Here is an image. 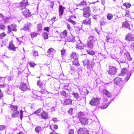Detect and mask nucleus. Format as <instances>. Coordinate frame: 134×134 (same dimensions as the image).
Listing matches in <instances>:
<instances>
[{"label":"nucleus","mask_w":134,"mask_h":134,"mask_svg":"<svg viewBox=\"0 0 134 134\" xmlns=\"http://www.w3.org/2000/svg\"><path fill=\"white\" fill-rule=\"evenodd\" d=\"M100 99L97 98H92L90 101V104L93 106L98 107L101 109L105 108L111 103L110 101H109L106 105H103L102 103H100Z\"/></svg>","instance_id":"1"},{"label":"nucleus","mask_w":134,"mask_h":134,"mask_svg":"<svg viewBox=\"0 0 134 134\" xmlns=\"http://www.w3.org/2000/svg\"><path fill=\"white\" fill-rule=\"evenodd\" d=\"M28 3L27 0L23 1L20 3V8L23 9L24 8H25L27 4ZM23 14L26 17L30 16L31 15L29 10L27 9H25L24 10L23 12Z\"/></svg>","instance_id":"2"},{"label":"nucleus","mask_w":134,"mask_h":134,"mask_svg":"<svg viewBox=\"0 0 134 134\" xmlns=\"http://www.w3.org/2000/svg\"><path fill=\"white\" fill-rule=\"evenodd\" d=\"M131 73L130 72L127 71L126 68L122 69L121 71L120 75L121 76H124L126 77L125 79V82L127 81L129 79Z\"/></svg>","instance_id":"3"},{"label":"nucleus","mask_w":134,"mask_h":134,"mask_svg":"<svg viewBox=\"0 0 134 134\" xmlns=\"http://www.w3.org/2000/svg\"><path fill=\"white\" fill-rule=\"evenodd\" d=\"M93 60L92 62H90L88 60H85L83 61V65L84 67L87 66L88 69H91L94 66V63L93 62Z\"/></svg>","instance_id":"4"},{"label":"nucleus","mask_w":134,"mask_h":134,"mask_svg":"<svg viewBox=\"0 0 134 134\" xmlns=\"http://www.w3.org/2000/svg\"><path fill=\"white\" fill-rule=\"evenodd\" d=\"M83 11V16L86 18L89 17L91 15L90 13L91 12V9L89 7H87L84 8H83L82 9Z\"/></svg>","instance_id":"5"},{"label":"nucleus","mask_w":134,"mask_h":134,"mask_svg":"<svg viewBox=\"0 0 134 134\" xmlns=\"http://www.w3.org/2000/svg\"><path fill=\"white\" fill-rule=\"evenodd\" d=\"M76 134H88V133L87 129L84 128H79L77 131Z\"/></svg>","instance_id":"6"},{"label":"nucleus","mask_w":134,"mask_h":134,"mask_svg":"<svg viewBox=\"0 0 134 134\" xmlns=\"http://www.w3.org/2000/svg\"><path fill=\"white\" fill-rule=\"evenodd\" d=\"M117 69L114 66H110L109 68V70L108 71L109 74L110 75H114L117 72Z\"/></svg>","instance_id":"7"},{"label":"nucleus","mask_w":134,"mask_h":134,"mask_svg":"<svg viewBox=\"0 0 134 134\" xmlns=\"http://www.w3.org/2000/svg\"><path fill=\"white\" fill-rule=\"evenodd\" d=\"M19 88L21 90L23 91H25L29 89V88L28 87L26 84L24 83H22L20 85Z\"/></svg>","instance_id":"8"},{"label":"nucleus","mask_w":134,"mask_h":134,"mask_svg":"<svg viewBox=\"0 0 134 134\" xmlns=\"http://www.w3.org/2000/svg\"><path fill=\"white\" fill-rule=\"evenodd\" d=\"M80 120L81 123L84 125H86L88 123V119L85 117H81L80 118Z\"/></svg>","instance_id":"9"},{"label":"nucleus","mask_w":134,"mask_h":134,"mask_svg":"<svg viewBox=\"0 0 134 134\" xmlns=\"http://www.w3.org/2000/svg\"><path fill=\"white\" fill-rule=\"evenodd\" d=\"M78 55L75 52H72L70 55L71 60H72L74 59H78Z\"/></svg>","instance_id":"10"},{"label":"nucleus","mask_w":134,"mask_h":134,"mask_svg":"<svg viewBox=\"0 0 134 134\" xmlns=\"http://www.w3.org/2000/svg\"><path fill=\"white\" fill-rule=\"evenodd\" d=\"M7 27L8 33H9L11 32V30L15 31H16V26L14 25H12L10 27L9 25Z\"/></svg>","instance_id":"11"},{"label":"nucleus","mask_w":134,"mask_h":134,"mask_svg":"<svg viewBox=\"0 0 134 134\" xmlns=\"http://www.w3.org/2000/svg\"><path fill=\"white\" fill-rule=\"evenodd\" d=\"M114 83L118 85H120L122 83V80L119 77H116L114 80Z\"/></svg>","instance_id":"12"},{"label":"nucleus","mask_w":134,"mask_h":134,"mask_svg":"<svg viewBox=\"0 0 134 134\" xmlns=\"http://www.w3.org/2000/svg\"><path fill=\"white\" fill-rule=\"evenodd\" d=\"M73 97L76 100L80 101L81 100V97L80 96L79 94L77 93H73L72 94Z\"/></svg>","instance_id":"13"},{"label":"nucleus","mask_w":134,"mask_h":134,"mask_svg":"<svg viewBox=\"0 0 134 134\" xmlns=\"http://www.w3.org/2000/svg\"><path fill=\"white\" fill-rule=\"evenodd\" d=\"M54 49L52 48L49 49L47 52L49 57H52L53 56V53H54Z\"/></svg>","instance_id":"14"},{"label":"nucleus","mask_w":134,"mask_h":134,"mask_svg":"<svg viewBox=\"0 0 134 134\" xmlns=\"http://www.w3.org/2000/svg\"><path fill=\"white\" fill-rule=\"evenodd\" d=\"M41 116L43 119H47L48 118V114L47 113L43 111L41 114Z\"/></svg>","instance_id":"15"},{"label":"nucleus","mask_w":134,"mask_h":134,"mask_svg":"<svg viewBox=\"0 0 134 134\" xmlns=\"http://www.w3.org/2000/svg\"><path fill=\"white\" fill-rule=\"evenodd\" d=\"M80 92L83 95H86L88 94L89 93V91L85 88H83L82 90H80L79 89Z\"/></svg>","instance_id":"16"},{"label":"nucleus","mask_w":134,"mask_h":134,"mask_svg":"<svg viewBox=\"0 0 134 134\" xmlns=\"http://www.w3.org/2000/svg\"><path fill=\"white\" fill-rule=\"evenodd\" d=\"M65 8L63 7L61 5H60L59 6V16H61L63 14V11Z\"/></svg>","instance_id":"17"},{"label":"nucleus","mask_w":134,"mask_h":134,"mask_svg":"<svg viewBox=\"0 0 134 134\" xmlns=\"http://www.w3.org/2000/svg\"><path fill=\"white\" fill-rule=\"evenodd\" d=\"M126 39L129 41H131L133 40L134 38L132 35L131 34H129L126 36Z\"/></svg>","instance_id":"18"},{"label":"nucleus","mask_w":134,"mask_h":134,"mask_svg":"<svg viewBox=\"0 0 134 134\" xmlns=\"http://www.w3.org/2000/svg\"><path fill=\"white\" fill-rule=\"evenodd\" d=\"M76 48L77 49H80L81 50V51L83 53H84L83 47L81 44H76Z\"/></svg>","instance_id":"19"},{"label":"nucleus","mask_w":134,"mask_h":134,"mask_svg":"<svg viewBox=\"0 0 134 134\" xmlns=\"http://www.w3.org/2000/svg\"><path fill=\"white\" fill-rule=\"evenodd\" d=\"M19 114V112L17 110L13 111L12 112V115L13 117H15L18 116Z\"/></svg>","instance_id":"20"},{"label":"nucleus","mask_w":134,"mask_h":134,"mask_svg":"<svg viewBox=\"0 0 134 134\" xmlns=\"http://www.w3.org/2000/svg\"><path fill=\"white\" fill-rule=\"evenodd\" d=\"M103 94H105L108 97H110L111 96L110 93L106 90H103Z\"/></svg>","instance_id":"21"},{"label":"nucleus","mask_w":134,"mask_h":134,"mask_svg":"<svg viewBox=\"0 0 134 134\" xmlns=\"http://www.w3.org/2000/svg\"><path fill=\"white\" fill-rule=\"evenodd\" d=\"M74 37L71 35L67 37L66 40L69 42H72L74 41Z\"/></svg>","instance_id":"22"},{"label":"nucleus","mask_w":134,"mask_h":134,"mask_svg":"<svg viewBox=\"0 0 134 134\" xmlns=\"http://www.w3.org/2000/svg\"><path fill=\"white\" fill-rule=\"evenodd\" d=\"M72 102V100L70 99H65L63 103V104L64 105H66L67 104H69L71 103Z\"/></svg>","instance_id":"23"},{"label":"nucleus","mask_w":134,"mask_h":134,"mask_svg":"<svg viewBox=\"0 0 134 134\" xmlns=\"http://www.w3.org/2000/svg\"><path fill=\"white\" fill-rule=\"evenodd\" d=\"M72 64L77 66H78L80 65L79 63L78 59L73 60Z\"/></svg>","instance_id":"24"},{"label":"nucleus","mask_w":134,"mask_h":134,"mask_svg":"<svg viewBox=\"0 0 134 134\" xmlns=\"http://www.w3.org/2000/svg\"><path fill=\"white\" fill-rule=\"evenodd\" d=\"M91 21L90 19H87L83 20L82 23L86 25H90Z\"/></svg>","instance_id":"25"},{"label":"nucleus","mask_w":134,"mask_h":134,"mask_svg":"<svg viewBox=\"0 0 134 134\" xmlns=\"http://www.w3.org/2000/svg\"><path fill=\"white\" fill-rule=\"evenodd\" d=\"M94 42L88 41L87 43L88 47L90 48H92L94 46Z\"/></svg>","instance_id":"26"},{"label":"nucleus","mask_w":134,"mask_h":134,"mask_svg":"<svg viewBox=\"0 0 134 134\" xmlns=\"http://www.w3.org/2000/svg\"><path fill=\"white\" fill-rule=\"evenodd\" d=\"M122 26L128 29L130 28V26L129 24L126 21H125L122 23Z\"/></svg>","instance_id":"27"},{"label":"nucleus","mask_w":134,"mask_h":134,"mask_svg":"<svg viewBox=\"0 0 134 134\" xmlns=\"http://www.w3.org/2000/svg\"><path fill=\"white\" fill-rule=\"evenodd\" d=\"M67 30H64L61 34V37L62 38L65 37L67 35Z\"/></svg>","instance_id":"28"},{"label":"nucleus","mask_w":134,"mask_h":134,"mask_svg":"<svg viewBox=\"0 0 134 134\" xmlns=\"http://www.w3.org/2000/svg\"><path fill=\"white\" fill-rule=\"evenodd\" d=\"M125 62L126 59L125 57L124 56H122L119 59V63H125Z\"/></svg>","instance_id":"29"},{"label":"nucleus","mask_w":134,"mask_h":134,"mask_svg":"<svg viewBox=\"0 0 134 134\" xmlns=\"http://www.w3.org/2000/svg\"><path fill=\"white\" fill-rule=\"evenodd\" d=\"M9 48L13 51H15V48L14 47V45L12 43H10L9 44Z\"/></svg>","instance_id":"30"},{"label":"nucleus","mask_w":134,"mask_h":134,"mask_svg":"<svg viewBox=\"0 0 134 134\" xmlns=\"http://www.w3.org/2000/svg\"><path fill=\"white\" fill-rule=\"evenodd\" d=\"M125 55L127 57V60L129 61H131L132 59V58L130 56V54L128 53H126L125 54Z\"/></svg>","instance_id":"31"},{"label":"nucleus","mask_w":134,"mask_h":134,"mask_svg":"<svg viewBox=\"0 0 134 134\" xmlns=\"http://www.w3.org/2000/svg\"><path fill=\"white\" fill-rule=\"evenodd\" d=\"M60 93L63 96L65 97H68L69 96V94L68 93H67L64 91H61L60 92Z\"/></svg>","instance_id":"32"},{"label":"nucleus","mask_w":134,"mask_h":134,"mask_svg":"<svg viewBox=\"0 0 134 134\" xmlns=\"http://www.w3.org/2000/svg\"><path fill=\"white\" fill-rule=\"evenodd\" d=\"M96 39L93 37V36H90L89 37V41H91V42H93L96 41Z\"/></svg>","instance_id":"33"},{"label":"nucleus","mask_w":134,"mask_h":134,"mask_svg":"<svg viewBox=\"0 0 134 134\" xmlns=\"http://www.w3.org/2000/svg\"><path fill=\"white\" fill-rule=\"evenodd\" d=\"M87 5L86 3L84 1H81L80 3L78 4L77 6L78 7H80L84 5Z\"/></svg>","instance_id":"34"},{"label":"nucleus","mask_w":134,"mask_h":134,"mask_svg":"<svg viewBox=\"0 0 134 134\" xmlns=\"http://www.w3.org/2000/svg\"><path fill=\"white\" fill-rule=\"evenodd\" d=\"M74 130L73 129H70L68 133V134H76L77 133V131H75L74 133Z\"/></svg>","instance_id":"35"},{"label":"nucleus","mask_w":134,"mask_h":134,"mask_svg":"<svg viewBox=\"0 0 134 134\" xmlns=\"http://www.w3.org/2000/svg\"><path fill=\"white\" fill-rule=\"evenodd\" d=\"M113 15L110 14H108L107 16V19L108 20H111L113 19Z\"/></svg>","instance_id":"36"},{"label":"nucleus","mask_w":134,"mask_h":134,"mask_svg":"<svg viewBox=\"0 0 134 134\" xmlns=\"http://www.w3.org/2000/svg\"><path fill=\"white\" fill-rule=\"evenodd\" d=\"M35 130L37 133H38L42 129L41 127H37L35 128Z\"/></svg>","instance_id":"37"},{"label":"nucleus","mask_w":134,"mask_h":134,"mask_svg":"<svg viewBox=\"0 0 134 134\" xmlns=\"http://www.w3.org/2000/svg\"><path fill=\"white\" fill-rule=\"evenodd\" d=\"M108 101V100L106 98H104L103 99L102 101H101L100 103H103V105L105 104L106 105L108 103H106Z\"/></svg>","instance_id":"38"},{"label":"nucleus","mask_w":134,"mask_h":134,"mask_svg":"<svg viewBox=\"0 0 134 134\" xmlns=\"http://www.w3.org/2000/svg\"><path fill=\"white\" fill-rule=\"evenodd\" d=\"M10 108L11 109V110L13 111L14 110H17L18 108V107L16 106H14L13 105H10Z\"/></svg>","instance_id":"39"},{"label":"nucleus","mask_w":134,"mask_h":134,"mask_svg":"<svg viewBox=\"0 0 134 134\" xmlns=\"http://www.w3.org/2000/svg\"><path fill=\"white\" fill-rule=\"evenodd\" d=\"M43 37L46 39H47L48 37V35L47 33L46 32H44L42 35Z\"/></svg>","instance_id":"40"},{"label":"nucleus","mask_w":134,"mask_h":134,"mask_svg":"<svg viewBox=\"0 0 134 134\" xmlns=\"http://www.w3.org/2000/svg\"><path fill=\"white\" fill-rule=\"evenodd\" d=\"M32 53L33 56H34L35 57L36 56H38V54L37 52L35 50H33L32 51Z\"/></svg>","instance_id":"41"},{"label":"nucleus","mask_w":134,"mask_h":134,"mask_svg":"<svg viewBox=\"0 0 134 134\" xmlns=\"http://www.w3.org/2000/svg\"><path fill=\"white\" fill-rule=\"evenodd\" d=\"M7 127L5 126L1 125H0V131H3Z\"/></svg>","instance_id":"42"},{"label":"nucleus","mask_w":134,"mask_h":134,"mask_svg":"<svg viewBox=\"0 0 134 134\" xmlns=\"http://www.w3.org/2000/svg\"><path fill=\"white\" fill-rule=\"evenodd\" d=\"M88 53L91 55H94L95 54V52L94 51H87Z\"/></svg>","instance_id":"43"},{"label":"nucleus","mask_w":134,"mask_h":134,"mask_svg":"<svg viewBox=\"0 0 134 134\" xmlns=\"http://www.w3.org/2000/svg\"><path fill=\"white\" fill-rule=\"evenodd\" d=\"M37 30L39 31H41L42 30V27L41 24H39L37 25Z\"/></svg>","instance_id":"44"},{"label":"nucleus","mask_w":134,"mask_h":134,"mask_svg":"<svg viewBox=\"0 0 134 134\" xmlns=\"http://www.w3.org/2000/svg\"><path fill=\"white\" fill-rule=\"evenodd\" d=\"M123 5L125 6L127 8H129L130 7L131 5L130 3H125Z\"/></svg>","instance_id":"45"},{"label":"nucleus","mask_w":134,"mask_h":134,"mask_svg":"<svg viewBox=\"0 0 134 134\" xmlns=\"http://www.w3.org/2000/svg\"><path fill=\"white\" fill-rule=\"evenodd\" d=\"M38 34L35 32H33L31 33V35L32 37H34L37 36Z\"/></svg>","instance_id":"46"},{"label":"nucleus","mask_w":134,"mask_h":134,"mask_svg":"<svg viewBox=\"0 0 134 134\" xmlns=\"http://www.w3.org/2000/svg\"><path fill=\"white\" fill-rule=\"evenodd\" d=\"M5 28L6 27L4 25L2 24H0V29L4 30H5Z\"/></svg>","instance_id":"47"},{"label":"nucleus","mask_w":134,"mask_h":134,"mask_svg":"<svg viewBox=\"0 0 134 134\" xmlns=\"http://www.w3.org/2000/svg\"><path fill=\"white\" fill-rule=\"evenodd\" d=\"M28 24L25 25L23 29L24 30L26 31L27 30L29 29Z\"/></svg>","instance_id":"48"},{"label":"nucleus","mask_w":134,"mask_h":134,"mask_svg":"<svg viewBox=\"0 0 134 134\" xmlns=\"http://www.w3.org/2000/svg\"><path fill=\"white\" fill-rule=\"evenodd\" d=\"M68 113L70 115H72L73 113V109L72 108H70L68 111Z\"/></svg>","instance_id":"49"},{"label":"nucleus","mask_w":134,"mask_h":134,"mask_svg":"<svg viewBox=\"0 0 134 134\" xmlns=\"http://www.w3.org/2000/svg\"><path fill=\"white\" fill-rule=\"evenodd\" d=\"M65 52L66 50L64 49H63L61 51V54L62 56H63L65 55Z\"/></svg>","instance_id":"50"},{"label":"nucleus","mask_w":134,"mask_h":134,"mask_svg":"<svg viewBox=\"0 0 134 134\" xmlns=\"http://www.w3.org/2000/svg\"><path fill=\"white\" fill-rule=\"evenodd\" d=\"M41 111V109H39L37 110H36L34 113V114H37L40 113Z\"/></svg>","instance_id":"51"},{"label":"nucleus","mask_w":134,"mask_h":134,"mask_svg":"<svg viewBox=\"0 0 134 134\" xmlns=\"http://www.w3.org/2000/svg\"><path fill=\"white\" fill-rule=\"evenodd\" d=\"M107 22L104 21H102L100 22V25H104L107 24Z\"/></svg>","instance_id":"52"},{"label":"nucleus","mask_w":134,"mask_h":134,"mask_svg":"<svg viewBox=\"0 0 134 134\" xmlns=\"http://www.w3.org/2000/svg\"><path fill=\"white\" fill-rule=\"evenodd\" d=\"M29 64L30 66L32 67H34L35 65V64L34 63H32L30 62L29 63Z\"/></svg>","instance_id":"53"},{"label":"nucleus","mask_w":134,"mask_h":134,"mask_svg":"<svg viewBox=\"0 0 134 134\" xmlns=\"http://www.w3.org/2000/svg\"><path fill=\"white\" fill-rule=\"evenodd\" d=\"M69 21L73 25H75L76 24V22L75 21H74L71 19H69Z\"/></svg>","instance_id":"54"},{"label":"nucleus","mask_w":134,"mask_h":134,"mask_svg":"<svg viewBox=\"0 0 134 134\" xmlns=\"http://www.w3.org/2000/svg\"><path fill=\"white\" fill-rule=\"evenodd\" d=\"M106 41L107 42H109V40L110 39V37L108 35H107L106 36Z\"/></svg>","instance_id":"55"},{"label":"nucleus","mask_w":134,"mask_h":134,"mask_svg":"<svg viewBox=\"0 0 134 134\" xmlns=\"http://www.w3.org/2000/svg\"><path fill=\"white\" fill-rule=\"evenodd\" d=\"M37 85L39 86H40L42 85V84L40 82V80L38 81L37 82Z\"/></svg>","instance_id":"56"},{"label":"nucleus","mask_w":134,"mask_h":134,"mask_svg":"<svg viewBox=\"0 0 134 134\" xmlns=\"http://www.w3.org/2000/svg\"><path fill=\"white\" fill-rule=\"evenodd\" d=\"M67 26L68 29L70 31V30L71 29V26L68 23H67Z\"/></svg>","instance_id":"57"},{"label":"nucleus","mask_w":134,"mask_h":134,"mask_svg":"<svg viewBox=\"0 0 134 134\" xmlns=\"http://www.w3.org/2000/svg\"><path fill=\"white\" fill-rule=\"evenodd\" d=\"M23 112V111H22V110H21V111H20V118L21 119H22V115Z\"/></svg>","instance_id":"58"},{"label":"nucleus","mask_w":134,"mask_h":134,"mask_svg":"<svg viewBox=\"0 0 134 134\" xmlns=\"http://www.w3.org/2000/svg\"><path fill=\"white\" fill-rule=\"evenodd\" d=\"M5 34L3 32V33H2V34H1L0 35V37L1 38L2 37H4L5 36Z\"/></svg>","instance_id":"59"},{"label":"nucleus","mask_w":134,"mask_h":134,"mask_svg":"<svg viewBox=\"0 0 134 134\" xmlns=\"http://www.w3.org/2000/svg\"><path fill=\"white\" fill-rule=\"evenodd\" d=\"M3 96V94H2V92L0 89V99H1L2 97Z\"/></svg>","instance_id":"60"},{"label":"nucleus","mask_w":134,"mask_h":134,"mask_svg":"<svg viewBox=\"0 0 134 134\" xmlns=\"http://www.w3.org/2000/svg\"><path fill=\"white\" fill-rule=\"evenodd\" d=\"M54 2H51V5L50 6V7L52 8H53V5H54Z\"/></svg>","instance_id":"61"},{"label":"nucleus","mask_w":134,"mask_h":134,"mask_svg":"<svg viewBox=\"0 0 134 134\" xmlns=\"http://www.w3.org/2000/svg\"><path fill=\"white\" fill-rule=\"evenodd\" d=\"M44 29L45 30H46L48 32L49 31V28L48 27H45Z\"/></svg>","instance_id":"62"},{"label":"nucleus","mask_w":134,"mask_h":134,"mask_svg":"<svg viewBox=\"0 0 134 134\" xmlns=\"http://www.w3.org/2000/svg\"><path fill=\"white\" fill-rule=\"evenodd\" d=\"M6 86V85L5 84H0V87L1 88H2L5 87Z\"/></svg>","instance_id":"63"},{"label":"nucleus","mask_w":134,"mask_h":134,"mask_svg":"<svg viewBox=\"0 0 134 134\" xmlns=\"http://www.w3.org/2000/svg\"><path fill=\"white\" fill-rule=\"evenodd\" d=\"M8 19V18L6 17V18H4V21L6 22H7V20Z\"/></svg>","instance_id":"64"}]
</instances>
